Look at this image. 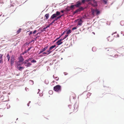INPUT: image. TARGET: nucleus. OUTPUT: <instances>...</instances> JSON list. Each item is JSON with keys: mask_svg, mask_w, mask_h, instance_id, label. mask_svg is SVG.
Wrapping results in <instances>:
<instances>
[{"mask_svg": "<svg viewBox=\"0 0 124 124\" xmlns=\"http://www.w3.org/2000/svg\"><path fill=\"white\" fill-rule=\"evenodd\" d=\"M105 51L108 52L110 51V54L112 55H114V57L115 58H117L119 57V55L116 54V53L118 52L114 49L110 48H106L105 49Z\"/></svg>", "mask_w": 124, "mask_h": 124, "instance_id": "nucleus-1", "label": "nucleus"}, {"mask_svg": "<svg viewBox=\"0 0 124 124\" xmlns=\"http://www.w3.org/2000/svg\"><path fill=\"white\" fill-rule=\"evenodd\" d=\"M54 90L56 92L61 91V86L59 85H57L54 87Z\"/></svg>", "mask_w": 124, "mask_h": 124, "instance_id": "nucleus-2", "label": "nucleus"}, {"mask_svg": "<svg viewBox=\"0 0 124 124\" xmlns=\"http://www.w3.org/2000/svg\"><path fill=\"white\" fill-rule=\"evenodd\" d=\"M60 12L59 11H57L56 13L53 14L51 16V19H53L54 18L56 17L60 14Z\"/></svg>", "mask_w": 124, "mask_h": 124, "instance_id": "nucleus-3", "label": "nucleus"}, {"mask_svg": "<svg viewBox=\"0 0 124 124\" xmlns=\"http://www.w3.org/2000/svg\"><path fill=\"white\" fill-rule=\"evenodd\" d=\"M24 64L25 65V66L27 67H30L31 65L32 64L30 62H26V63H24V61L22 63V64Z\"/></svg>", "mask_w": 124, "mask_h": 124, "instance_id": "nucleus-4", "label": "nucleus"}, {"mask_svg": "<svg viewBox=\"0 0 124 124\" xmlns=\"http://www.w3.org/2000/svg\"><path fill=\"white\" fill-rule=\"evenodd\" d=\"M18 62H23L24 61V59L22 56H21L18 58Z\"/></svg>", "mask_w": 124, "mask_h": 124, "instance_id": "nucleus-5", "label": "nucleus"}, {"mask_svg": "<svg viewBox=\"0 0 124 124\" xmlns=\"http://www.w3.org/2000/svg\"><path fill=\"white\" fill-rule=\"evenodd\" d=\"M14 56L12 55L11 57V60H10V63L11 64V65L12 64H13V63L14 62L15 60V58H14Z\"/></svg>", "mask_w": 124, "mask_h": 124, "instance_id": "nucleus-6", "label": "nucleus"}, {"mask_svg": "<svg viewBox=\"0 0 124 124\" xmlns=\"http://www.w3.org/2000/svg\"><path fill=\"white\" fill-rule=\"evenodd\" d=\"M107 40L108 41L111 42L114 39V38L112 35L109 36L107 38Z\"/></svg>", "mask_w": 124, "mask_h": 124, "instance_id": "nucleus-7", "label": "nucleus"}, {"mask_svg": "<svg viewBox=\"0 0 124 124\" xmlns=\"http://www.w3.org/2000/svg\"><path fill=\"white\" fill-rule=\"evenodd\" d=\"M81 5H82L81 3L79 1L76 2V4H75V5L76 7L78 8Z\"/></svg>", "mask_w": 124, "mask_h": 124, "instance_id": "nucleus-8", "label": "nucleus"}, {"mask_svg": "<svg viewBox=\"0 0 124 124\" xmlns=\"http://www.w3.org/2000/svg\"><path fill=\"white\" fill-rule=\"evenodd\" d=\"M48 48V46H47L44 47V48L42 49L41 50H40L39 52V54H40L44 51H45Z\"/></svg>", "mask_w": 124, "mask_h": 124, "instance_id": "nucleus-9", "label": "nucleus"}, {"mask_svg": "<svg viewBox=\"0 0 124 124\" xmlns=\"http://www.w3.org/2000/svg\"><path fill=\"white\" fill-rule=\"evenodd\" d=\"M3 54H0V63L1 64H2L3 63Z\"/></svg>", "mask_w": 124, "mask_h": 124, "instance_id": "nucleus-10", "label": "nucleus"}, {"mask_svg": "<svg viewBox=\"0 0 124 124\" xmlns=\"http://www.w3.org/2000/svg\"><path fill=\"white\" fill-rule=\"evenodd\" d=\"M78 25H81L83 22L82 19H80V20L78 19Z\"/></svg>", "mask_w": 124, "mask_h": 124, "instance_id": "nucleus-11", "label": "nucleus"}, {"mask_svg": "<svg viewBox=\"0 0 124 124\" xmlns=\"http://www.w3.org/2000/svg\"><path fill=\"white\" fill-rule=\"evenodd\" d=\"M32 59V58H29L26 60L24 61V63H26V62H27L29 61H31Z\"/></svg>", "mask_w": 124, "mask_h": 124, "instance_id": "nucleus-12", "label": "nucleus"}, {"mask_svg": "<svg viewBox=\"0 0 124 124\" xmlns=\"http://www.w3.org/2000/svg\"><path fill=\"white\" fill-rule=\"evenodd\" d=\"M62 42H61V41H60V40H58L57 42H56V43L57 45L59 46L62 44Z\"/></svg>", "mask_w": 124, "mask_h": 124, "instance_id": "nucleus-13", "label": "nucleus"}, {"mask_svg": "<svg viewBox=\"0 0 124 124\" xmlns=\"http://www.w3.org/2000/svg\"><path fill=\"white\" fill-rule=\"evenodd\" d=\"M24 68V67H21L20 66H18L17 67V69L20 71H21Z\"/></svg>", "mask_w": 124, "mask_h": 124, "instance_id": "nucleus-14", "label": "nucleus"}, {"mask_svg": "<svg viewBox=\"0 0 124 124\" xmlns=\"http://www.w3.org/2000/svg\"><path fill=\"white\" fill-rule=\"evenodd\" d=\"M56 46L55 45L52 46H51L49 48V51H51Z\"/></svg>", "mask_w": 124, "mask_h": 124, "instance_id": "nucleus-15", "label": "nucleus"}, {"mask_svg": "<svg viewBox=\"0 0 124 124\" xmlns=\"http://www.w3.org/2000/svg\"><path fill=\"white\" fill-rule=\"evenodd\" d=\"M45 16L46 17V20L47 19L49 18V14H46L45 15Z\"/></svg>", "mask_w": 124, "mask_h": 124, "instance_id": "nucleus-16", "label": "nucleus"}, {"mask_svg": "<svg viewBox=\"0 0 124 124\" xmlns=\"http://www.w3.org/2000/svg\"><path fill=\"white\" fill-rule=\"evenodd\" d=\"M75 6V5H71V6L69 7L70 8V9H72L75 8L74 7Z\"/></svg>", "mask_w": 124, "mask_h": 124, "instance_id": "nucleus-17", "label": "nucleus"}, {"mask_svg": "<svg viewBox=\"0 0 124 124\" xmlns=\"http://www.w3.org/2000/svg\"><path fill=\"white\" fill-rule=\"evenodd\" d=\"M80 12V11H79V9H78L77 10H75V11L73 12V14H75L76 13H78L79 12Z\"/></svg>", "mask_w": 124, "mask_h": 124, "instance_id": "nucleus-18", "label": "nucleus"}, {"mask_svg": "<svg viewBox=\"0 0 124 124\" xmlns=\"http://www.w3.org/2000/svg\"><path fill=\"white\" fill-rule=\"evenodd\" d=\"M71 32V31L70 30H69L66 32V34H68L70 33Z\"/></svg>", "mask_w": 124, "mask_h": 124, "instance_id": "nucleus-19", "label": "nucleus"}, {"mask_svg": "<svg viewBox=\"0 0 124 124\" xmlns=\"http://www.w3.org/2000/svg\"><path fill=\"white\" fill-rule=\"evenodd\" d=\"M80 11H81L83 10L84 9V8H83L82 7H80L79 8H78Z\"/></svg>", "mask_w": 124, "mask_h": 124, "instance_id": "nucleus-20", "label": "nucleus"}, {"mask_svg": "<svg viewBox=\"0 0 124 124\" xmlns=\"http://www.w3.org/2000/svg\"><path fill=\"white\" fill-rule=\"evenodd\" d=\"M7 56L8 59V61H9V60H10V56H9V55L8 54H7Z\"/></svg>", "mask_w": 124, "mask_h": 124, "instance_id": "nucleus-21", "label": "nucleus"}, {"mask_svg": "<svg viewBox=\"0 0 124 124\" xmlns=\"http://www.w3.org/2000/svg\"><path fill=\"white\" fill-rule=\"evenodd\" d=\"M66 11H69L70 10V8L69 7H67V8H66Z\"/></svg>", "mask_w": 124, "mask_h": 124, "instance_id": "nucleus-22", "label": "nucleus"}, {"mask_svg": "<svg viewBox=\"0 0 124 124\" xmlns=\"http://www.w3.org/2000/svg\"><path fill=\"white\" fill-rule=\"evenodd\" d=\"M21 29H21L20 28L16 32L17 34H19L20 33L21 31Z\"/></svg>", "mask_w": 124, "mask_h": 124, "instance_id": "nucleus-23", "label": "nucleus"}, {"mask_svg": "<svg viewBox=\"0 0 124 124\" xmlns=\"http://www.w3.org/2000/svg\"><path fill=\"white\" fill-rule=\"evenodd\" d=\"M91 0L93 2L95 3V6H97V3L96 2L95 0Z\"/></svg>", "mask_w": 124, "mask_h": 124, "instance_id": "nucleus-24", "label": "nucleus"}, {"mask_svg": "<svg viewBox=\"0 0 124 124\" xmlns=\"http://www.w3.org/2000/svg\"><path fill=\"white\" fill-rule=\"evenodd\" d=\"M20 62H17V67H18V66H19L20 65H22V64H20L19 63H20Z\"/></svg>", "mask_w": 124, "mask_h": 124, "instance_id": "nucleus-25", "label": "nucleus"}, {"mask_svg": "<svg viewBox=\"0 0 124 124\" xmlns=\"http://www.w3.org/2000/svg\"><path fill=\"white\" fill-rule=\"evenodd\" d=\"M81 0V3L82 4L85 3L86 1L85 0Z\"/></svg>", "mask_w": 124, "mask_h": 124, "instance_id": "nucleus-26", "label": "nucleus"}, {"mask_svg": "<svg viewBox=\"0 0 124 124\" xmlns=\"http://www.w3.org/2000/svg\"><path fill=\"white\" fill-rule=\"evenodd\" d=\"M120 23L122 25H124V22L123 21H122L120 22Z\"/></svg>", "mask_w": 124, "mask_h": 124, "instance_id": "nucleus-27", "label": "nucleus"}, {"mask_svg": "<svg viewBox=\"0 0 124 124\" xmlns=\"http://www.w3.org/2000/svg\"><path fill=\"white\" fill-rule=\"evenodd\" d=\"M95 11L96 12L97 14H99L100 12V11L98 9H96Z\"/></svg>", "mask_w": 124, "mask_h": 124, "instance_id": "nucleus-28", "label": "nucleus"}, {"mask_svg": "<svg viewBox=\"0 0 124 124\" xmlns=\"http://www.w3.org/2000/svg\"><path fill=\"white\" fill-rule=\"evenodd\" d=\"M86 18V16L85 15L84 16H82V17H81V19L82 20L83 19H85Z\"/></svg>", "mask_w": 124, "mask_h": 124, "instance_id": "nucleus-29", "label": "nucleus"}, {"mask_svg": "<svg viewBox=\"0 0 124 124\" xmlns=\"http://www.w3.org/2000/svg\"><path fill=\"white\" fill-rule=\"evenodd\" d=\"M103 1L104 2L105 4H106L107 3V1L105 0H103Z\"/></svg>", "mask_w": 124, "mask_h": 124, "instance_id": "nucleus-30", "label": "nucleus"}, {"mask_svg": "<svg viewBox=\"0 0 124 124\" xmlns=\"http://www.w3.org/2000/svg\"><path fill=\"white\" fill-rule=\"evenodd\" d=\"M36 62V61L34 60H33L31 61V62Z\"/></svg>", "mask_w": 124, "mask_h": 124, "instance_id": "nucleus-31", "label": "nucleus"}, {"mask_svg": "<svg viewBox=\"0 0 124 124\" xmlns=\"http://www.w3.org/2000/svg\"><path fill=\"white\" fill-rule=\"evenodd\" d=\"M55 22V20H54L50 24V25H51L53 23Z\"/></svg>", "mask_w": 124, "mask_h": 124, "instance_id": "nucleus-32", "label": "nucleus"}, {"mask_svg": "<svg viewBox=\"0 0 124 124\" xmlns=\"http://www.w3.org/2000/svg\"><path fill=\"white\" fill-rule=\"evenodd\" d=\"M68 35L67 34L66 35H65L64 37V39H65L66 37H67L68 36Z\"/></svg>", "mask_w": 124, "mask_h": 124, "instance_id": "nucleus-33", "label": "nucleus"}, {"mask_svg": "<svg viewBox=\"0 0 124 124\" xmlns=\"http://www.w3.org/2000/svg\"><path fill=\"white\" fill-rule=\"evenodd\" d=\"M111 58L112 57H111V56H109L108 57V59L109 60H110V59H112Z\"/></svg>", "mask_w": 124, "mask_h": 124, "instance_id": "nucleus-34", "label": "nucleus"}, {"mask_svg": "<svg viewBox=\"0 0 124 124\" xmlns=\"http://www.w3.org/2000/svg\"><path fill=\"white\" fill-rule=\"evenodd\" d=\"M77 29V27H74V28H73L72 29V30H76V29Z\"/></svg>", "mask_w": 124, "mask_h": 124, "instance_id": "nucleus-35", "label": "nucleus"}, {"mask_svg": "<svg viewBox=\"0 0 124 124\" xmlns=\"http://www.w3.org/2000/svg\"><path fill=\"white\" fill-rule=\"evenodd\" d=\"M31 47H30L29 48L28 50H27V51L28 52L31 49Z\"/></svg>", "mask_w": 124, "mask_h": 124, "instance_id": "nucleus-36", "label": "nucleus"}, {"mask_svg": "<svg viewBox=\"0 0 124 124\" xmlns=\"http://www.w3.org/2000/svg\"><path fill=\"white\" fill-rule=\"evenodd\" d=\"M58 19V18L57 17H56L55 18L54 20H55V21H57V20Z\"/></svg>", "mask_w": 124, "mask_h": 124, "instance_id": "nucleus-37", "label": "nucleus"}, {"mask_svg": "<svg viewBox=\"0 0 124 124\" xmlns=\"http://www.w3.org/2000/svg\"><path fill=\"white\" fill-rule=\"evenodd\" d=\"M62 16V15H61V16H59L58 17H57L58 18V19H59L61 18V17Z\"/></svg>", "mask_w": 124, "mask_h": 124, "instance_id": "nucleus-38", "label": "nucleus"}, {"mask_svg": "<svg viewBox=\"0 0 124 124\" xmlns=\"http://www.w3.org/2000/svg\"><path fill=\"white\" fill-rule=\"evenodd\" d=\"M81 70L79 68H78L77 69V71H81Z\"/></svg>", "mask_w": 124, "mask_h": 124, "instance_id": "nucleus-39", "label": "nucleus"}, {"mask_svg": "<svg viewBox=\"0 0 124 124\" xmlns=\"http://www.w3.org/2000/svg\"><path fill=\"white\" fill-rule=\"evenodd\" d=\"M32 31H31L30 33H29V35H30L31 34H32Z\"/></svg>", "mask_w": 124, "mask_h": 124, "instance_id": "nucleus-40", "label": "nucleus"}, {"mask_svg": "<svg viewBox=\"0 0 124 124\" xmlns=\"http://www.w3.org/2000/svg\"><path fill=\"white\" fill-rule=\"evenodd\" d=\"M36 32V30H35L33 31V34H35Z\"/></svg>", "mask_w": 124, "mask_h": 124, "instance_id": "nucleus-41", "label": "nucleus"}, {"mask_svg": "<svg viewBox=\"0 0 124 124\" xmlns=\"http://www.w3.org/2000/svg\"><path fill=\"white\" fill-rule=\"evenodd\" d=\"M65 39L64 38H63V39H62V38L61 39H60L59 40L61 41H62L64 39Z\"/></svg>", "mask_w": 124, "mask_h": 124, "instance_id": "nucleus-42", "label": "nucleus"}, {"mask_svg": "<svg viewBox=\"0 0 124 124\" xmlns=\"http://www.w3.org/2000/svg\"><path fill=\"white\" fill-rule=\"evenodd\" d=\"M27 51H24V52L23 53V54H25L26 53H27Z\"/></svg>", "mask_w": 124, "mask_h": 124, "instance_id": "nucleus-43", "label": "nucleus"}, {"mask_svg": "<svg viewBox=\"0 0 124 124\" xmlns=\"http://www.w3.org/2000/svg\"><path fill=\"white\" fill-rule=\"evenodd\" d=\"M50 24H49V25H48L46 27V28H47L49 27H50Z\"/></svg>", "mask_w": 124, "mask_h": 124, "instance_id": "nucleus-44", "label": "nucleus"}, {"mask_svg": "<svg viewBox=\"0 0 124 124\" xmlns=\"http://www.w3.org/2000/svg\"><path fill=\"white\" fill-rule=\"evenodd\" d=\"M66 32V31H64L63 33H62V35H63V34H64L65 33V32Z\"/></svg>", "mask_w": 124, "mask_h": 124, "instance_id": "nucleus-45", "label": "nucleus"}, {"mask_svg": "<svg viewBox=\"0 0 124 124\" xmlns=\"http://www.w3.org/2000/svg\"><path fill=\"white\" fill-rule=\"evenodd\" d=\"M50 92H51V93H52L53 92L51 90V91H49V93H50Z\"/></svg>", "mask_w": 124, "mask_h": 124, "instance_id": "nucleus-46", "label": "nucleus"}, {"mask_svg": "<svg viewBox=\"0 0 124 124\" xmlns=\"http://www.w3.org/2000/svg\"><path fill=\"white\" fill-rule=\"evenodd\" d=\"M51 52V51L49 52H48V53H47V54H49Z\"/></svg>", "mask_w": 124, "mask_h": 124, "instance_id": "nucleus-47", "label": "nucleus"}, {"mask_svg": "<svg viewBox=\"0 0 124 124\" xmlns=\"http://www.w3.org/2000/svg\"><path fill=\"white\" fill-rule=\"evenodd\" d=\"M85 0V1H86V2H88L89 1H90V0Z\"/></svg>", "mask_w": 124, "mask_h": 124, "instance_id": "nucleus-48", "label": "nucleus"}, {"mask_svg": "<svg viewBox=\"0 0 124 124\" xmlns=\"http://www.w3.org/2000/svg\"><path fill=\"white\" fill-rule=\"evenodd\" d=\"M47 54V53L45 52H44L43 53V54Z\"/></svg>", "mask_w": 124, "mask_h": 124, "instance_id": "nucleus-49", "label": "nucleus"}, {"mask_svg": "<svg viewBox=\"0 0 124 124\" xmlns=\"http://www.w3.org/2000/svg\"><path fill=\"white\" fill-rule=\"evenodd\" d=\"M116 36L117 37H119V35L118 34H116Z\"/></svg>", "mask_w": 124, "mask_h": 124, "instance_id": "nucleus-50", "label": "nucleus"}, {"mask_svg": "<svg viewBox=\"0 0 124 124\" xmlns=\"http://www.w3.org/2000/svg\"><path fill=\"white\" fill-rule=\"evenodd\" d=\"M46 29V27H45L43 28V29L45 31V30Z\"/></svg>", "mask_w": 124, "mask_h": 124, "instance_id": "nucleus-51", "label": "nucleus"}, {"mask_svg": "<svg viewBox=\"0 0 124 124\" xmlns=\"http://www.w3.org/2000/svg\"><path fill=\"white\" fill-rule=\"evenodd\" d=\"M61 12L63 13L64 12V11L63 10H62L61 11Z\"/></svg>", "mask_w": 124, "mask_h": 124, "instance_id": "nucleus-52", "label": "nucleus"}, {"mask_svg": "<svg viewBox=\"0 0 124 124\" xmlns=\"http://www.w3.org/2000/svg\"><path fill=\"white\" fill-rule=\"evenodd\" d=\"M50 51H49V50L47 51V52H49Z\"/></svg>", "mask_w": 124, "mask_h": 124, "instance_id": "nucleus-53", "label": "nucleus"}, {"mask_svg": "<svg viewBox=\"0 0 124 124\" xmlns=\"http://www.w3.org/2000/svg\"><path fill=\"white\" fill-rule=\"evenodd\" d=\"M42 56H43V55H40V57Z\"/></svg>", "mask_w": 124, "mask_h": 124, "instance_id": "nucleus-54", "label": "nucleus"}, {"mask_svg": "<svg viewBox=\"0 0 124 124\" xmlns=\"http://www.w3.org/2000/svg\"><path fill=\"white\" fill-rule=\"evenodd\" d=\"M39 33H37L36 34V35H38V34H39Z\"/></svg>", "mask_w": 124, "mask_h": 124, "instance_id": "nucleus-55", "label": "nucleus"}, {"mask_svg": "<svg viewBox=\"0 0 124 124\" xmlns=\"http://www.w3.org/2000/svg\"><path fill=\"white\" fill-rule=\"evenodd\" d=\"M93 13H94V11H93V12H92L93 14Z\"/></svg>", "mask_w": 124, "mask_h": 124, "instance_id": "nucleus-56", "label": "nucleus"}, {"mask_svg": "<svg viewBox=\"0 0 124 124\" xmlns=\"http://www.w3.org/2000/svg\"><path fill=\"white\" fill-rule=\"evenodd\" d=\"M53 77L54 78V75H53Z\"/></svg>", "mask_w": 124, "mask_h": 124, "instance_id": "nucleus-57", "label": "nucleus"}, {"mask_svg": "<svg viewBox=\"0 0 124 124\" xmlns=\"http://www.w3.org/2000/svg\"><path fill=\"white\" fill-rule=\"evenodd\" d=\"M30 31H27V32H29Z\"/></svg>", "mask_w": 124, "mask_h": 124, "instance_id": "nucleus-58", "label": "nucleus"}, {"mask_svg": "<svg viewBox=\"0 0 124 124\" xmlns=\"http://www.w3.org/2000/svg\"><path fill=\"white\" fill-rule=\"evenodd\" d=\"M59 38V37L57 38V39H58Z\"/></svg>", "mask_w": 124, "mask_h": 124, "instance_id": "nucleus-59", "label": "nucleus"}, {"mask_svg": "<svg viewBox=\"0 0 124 124\" xmlns=\"http://www.w3.org/2000/svg\"><path fill=\"white\" fill-rule=\"evenodd\" d=\"M93 11H94V10H93Z\"/></svg>", "mask_w": 124, "mask_h": 124, "instance_id": "nucleus-60", "label": "nucleus"}, {"mask_svg": "<svg viewBox=\"0 0 124 124\" xmlns=\"http://www.w3.org/2000/svg\"><path fill=\"white\" fill-rule=\"evenodd\" d=\"M93 48H92V49H93Z\"/></svg>", "mask_w": 124, "mask_h": 124, "instance_id": "nucleus-61", "label": "nucleus"}]
</instances>
